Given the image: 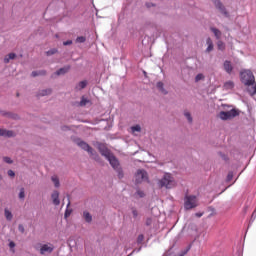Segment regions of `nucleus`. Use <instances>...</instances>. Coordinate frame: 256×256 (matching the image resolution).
I'll list each match as a JSON object with an SVG mask.
<instances>
[{
  "label": "nucleus",
  "mask_w": 256,
  "mask_h": 256,
  "mask_svg": "<svg viewBox=\"0 0 256 256\" xmlns=\"http://www.w3.org/2000/svg\"><path fill=\"white\" fill-rule=\"evenodd\" d=\"M240 80L246 86V91L251 97L256 95L255 75L251 70H243L240 72Z\"/></svg>",
  "instance_id": "nucleus-1"
},
{
  "label": "nucleus",
  "mask_w": 256,
  "mask_h": 256,
  "mask_svg": "<svg viewBox=\"0 0 256 256\" xmlns=\"http://www.w3.org/2000/svg\"><path fill=\"white\" fill-rule=\"evenodd\" d=\"M158 185L159 187H165V189H173L177 183L171 173H165L162 179L159 180Z\"/></svg>",
  "instance_id": "nucleus-2"
},
{
  "label": "nucleus",
  "mask_w": 256,
  "mask_h": 256,
  "mask_svg": "<svg viewBox=\"0 0 256 256\" xmlns=\"http://www.w3.org/2000/svg\"><path fill=\"white\" fill-rule=\"evenodd\" d=\"M218 117L222 121H229L231 119H235V117H239V110L232 108L229 111H221L219 112Z\"/></svg>",
  "instance_id": "nucleus-3"
},
{
  "label": "nucleus",
  "mask_w": 256,
  "mask_h": 256,
  "mask_svg": "<svg viewBox=\"0 0 256 256\" xmlns=\"http://www.w3.org/2000/svg\"><path fill=\"white\" fill-rule=\"evenodd\" d=\"M76 145H78V147H80V149H83V151H87V153H89V155H91V157H94V159H99V155H97V152L95 150H93V148L90 147L87 144V142H85L81 139H77Z\"/></svg>",
  "instance_id": "nucleus-4"
},
{
  "label": "nucleus",
  "mask_w": 256,
  "mask_h": 256,
  "mask_svg": "<svg viewBox=\"0 0 256 256\" xmlns=\"http://www.w3.org/2000/svg\"><path fill=\"white\" fill-rule=\"evenodd\" d=\"M198 203H197V196L195 195H186L184 197V209H186V211H189L191 209H195V207H197Z\"/></svg>",
  "instance_id": "nucleus-5"
},
{
  "label": "nucleus",
  "mask_w": 256,
  "mask_h": 256,
  "mask_svg": "<svg viewBox=\"0 0 256 256\" xmlns=\"http://www.w3.org/2000/svg\"><path fill=\"white\" fill-rule=\"evenodd\" d=\"M55 251L53 244H42L40 247V255H51Z\"/></svg>",
  "instance_id": "nucleus-6"
},
{
  "label": "nucleus",
  "mask_w": 256,
  "mask_h": 256,
  "mask_svg": "<svg viewBox=\"0 0 256 256\" xmlns=\"http://www.w3.org/2000/svg\"><path fill=\"white\" fill-rule=\"evenodd\" d=\"M136 183H143V181H147V171L144 169L137 170L135 174Z\"/></svg>",
  "instance_id": "nucleus-7"
},
{
  "label": "nucleus",
  "mask_w": 256,
  "mask_h": 256,
  "mask_svg": "<svg viewBox=\"0 0 256 256\" xmlns=\"http://www.w3.org/2000/svg\"><path fill=\"white\" fill-rule=\"evenodd\" d=\"M212 2L215 5L216 9L220 10V13H222V15L229 17V13H227V10L225 9L223 3H221V0H212Z\"/></svg>",
  "instance_id": "nucleus-8"
},
{
  "label": "nucleus",
  "mask_w": 256,
  "mask_h": 256,
  "mask_svg": "<svg viewBox=\"0 0 256 256\" xmlns=\"http://www.w3.org/2000/svg\"><path fill=\"white\" fill-rule=\"evenodd\" d=\"M98 151H100L101 155L103 157H105L106 159L113 155V153H111V150H109V148H107V146H105L104 144H99L98 145Z\"/></svg>",
  "instance_id": "nucleus-9"
},
{
  "label": "nucleus",
  "mask_w": 256,
  "mask_h": 256,
  "mask_svg": "<svg viewBox=\"0 0 256 256\" xmlns=\"http://www.w3.org/2000/svg\"><path fill=\"white\" fill-rule=\"evenodd\" d=\"M107 161H109L112 169H117L119 167H121V164L119 163V160L117 159V157H115V155L111 154L108 158H106Z\"/></svg>",
  "instance_id": "nucleus-10"
},
{
  "label": "nucleus",
  "mask_w": 256,
  "mask_h": 256,
  "mask_svg": "<svg viewBox=\"0 0 256 256\" xmlns=\"http://www.w3.org/2000/svg\"><path fill=\"white\" fill-rule=\"evenodd\" d=\"M51 199L53 205H55L56 207H59V205H61V200H59V191L54 190L51 194Z\"/></svg>",
  "instance_id": "nucleus-11"
},
{
  "label": "nucleus",
  "mask_w": 256,
  "mask_h": 256,
  "mask_svg": "<svg viewBox=\"0 0 256 256\" xmlns=\"http://www.w3.org/2000/svg\"><path fill=\"white\" fill-rule=\"evenodd\" d=\"M224 70L226 71V73H228V75H231V73H233V65L231 64V61L226 60L224 61Z\"/></svg>",
  "instance_id": "nucleus-12"
},
{
  "label": "nucleus",
  "mask_w": 256,
  "mask_h": 256,
  "mask_svg": "<svg viewBox=\"0 0 256 256\" xmlns=\"http://www.w3.org/2000/svg\"><path fill=\"white\" fill-rule=\"evenodd\" d=\"M71 70V66L70 65H67V66H64L62 68H60L59 70H57L55 72V75H65V73H69V71Z\"/></svg>",
  "instance_id": "nucleus-13"
},
{
  "label": "nucleus",
  "mask_w": 256,
  "mask_h": 256,
  "mask_svg": "<svg viewBox=\"0 0 256 256\" xmlns=\"http://www.w3.org/2000/svg\"><path fill=\"white\" fill-rule=\"evenodd\" d=\"M14 133L11 130L0 129V137H13Z\"/></svg>",
  "instance_id": "nucleus-14"
},
{
  "label": "nucleus",
  "mask_w": 256,
  "mask_h": 256,
  "mask_svg": "<svg viewBox=\"0 0 256 256\" xmlns=\"http://www.w3.org/2000/svg\"><path fill=\"white\" fill-rule=\"evenodd\" d=\"M85 87H87V80L80 81V82L75 86V90H76V91H81V90L85 89Z\"/></svg>",
  "instance_id": "nucleus-15"
},
{
  "label": "nucleus",
  "mask_w": 256,
  "mask_h": 256,
  "mask_svg": "<svg viewBox=\"0 0 256 256\" xmlns=\"http://www.w3.org/2000/svg\"><path fill=\"white\" fill-rule=\"evenodd\" d=\"M52 92H53V90H51L50 88L40 90L38 92V97H45L47 95H51Z\"/></svg>",
  "instance_id": "nucleus-16"
},
{
  "label": "nucleus",
  "mask_w": 256,
  "mask_h": 256,
  "mask_svg": "<svg viewBox=\"0 0 256 256\" xmlns=\"http://www.w3.org/2000/svg\"><path fill=\"white\" fill-rule=\"evenodd\" d=\"M83 218L85 219L86 223H91V221H93V216L88 211L83 212Z\"/></svg>",
  "instance_id": "nucleus-17"
},
{
  "label": "nucleus",
  "mask_w": 256,
  "mask_h": 256,
  "mask_svg": "<svg viewBox=\"0 0 256 256\" xmlns=\"http://www.w3.org/2000/svg\"><path fill=\"white\" fill-rule=\"evenodd\" d=\"M206 44L208 45L206 52L211 53V51H213V40H211V38H207Z\"/></svg>",
  "instance_id": "nucleus-18"
},
{
  "label": "nucleus",
  "mask_w": 256,
  "mask_h": 256,
  "mask_svg": "<svg viewBox=\"0 0 256 256\" xmlns=\"http://www.w3.org/2000/svg\"><path fill=\"white\" fill-rule=\"evenodd\" d=\"M156 87L163 95H167V90H165L163 82H157Z\"/></svg>",
  "instance_id": "nucleus-19"
},
{
  "label": "nucleus",
  "mask_w": 256,
  "mask_h": 256,
  "mask_svg": "<svg viewBox=\"0 0 256 256\" xmlns=\"http://www.w3.org/2000/svg\"><path fill=\"white\" fill-rule=\"evenodd\" d=\"M51 181L54 183V187L58 189V187H61V182L59 181V177L57 176H52Z\"/></svg>",
  "instance_id": "nucleus-20"
},
{
  "label": "nucleus",
  "mask_w": 256,
  "mask_h": 256,
  "mask_svg": "<svg viewBox=\"0 0 256 256\" xmlns=\"http://www.w3.org/2000/svg\"><path fill=\"white\" fill-rule=\"evenodd\" d=\"M4 215L7 221H11L13 219V213H11V211H9L7 208L4 209Z\"/></svg>",
  "instance_id": "nucleus-21"
},
{
  "label": "nucleus",
  "mask_w": 256,
  "mask_h": 256,
  "mask_svg": "<svg viewBox=\"0 0 256 256\" xmlns=\"http://www.w3.org/2000/svg\"><path fill=\"white\" fill-rule=\"evenodd\" d=\"M114 171H116V173L118 175V179H123V177L125 176V174L123 173V168H121V166L114 169Z\"/></svg>",
  "instance_id": "nucleus-22"
},
{
  "label": "nucleus",
  "mask_w": 256,
  "mask_h": 256,
  "mask_svg": "<svg viewBox=\"0 0 256 256\" xmlns=\"http://www.w3.org/2000/svg\"><path fill=\"white\" fill-rule=\"evenodd\" d=\"M88 103H91V100L87 99L85 96H82L79 103L80 107H85Z\"/></svg>",
  "instance_id": "nucleus-23"
},
{
  "label": "nucleus",
  "mask_w": 256,
  "mask_h": 256,
  "mask_svg": "<svg viewBox=\"0 0 256 256\" xmlns=\"http://www.w3.org/2000/svg\"><path fill=\"white\" fill-rule=\"evenodd\" d=\"M212 33H214L216 39H221V31L217 28H210Z\"/></svg>",
  "instance_id": "nucleus-24"
},
{
  "label": "nucleus",
  "mask_w": 256,
  "mask_h": 256,
  "mask_svg": "<svg viewBox=\"0 0 256 256\" xmlns=\"http://www.w3.org/2000/svg\"><path fill=\"white\" fill-rule=\"evenodd\" d=\"M233 87H235V83H233V81H227L226 83H224V89H233Z\"/></svg>",
  "instance_id": "nucleus-25"
},
{
  "label": "nucleus",
  "mask_w": 256,
  "mask_h": 256,
  "mask_svg": "<svg viewBox=\"0 0 256 256\" xmlns=\"http://www.w3.org/2000/svg\"><path fill=\"white\" fill-rule=\"evenodd\" d=\"M131 131H132V133H135V132L141 133V126L139 124L132 126Z\"/></svg>",
  "instance_id": "nucleus-26"
},
{
  "label": "nucleus",
  "mask_w": 256,
  "mask_h": 256,
  "mask_svg": "<svg viewBox=\"0 0 256 256\" xmlns=\"http://www.w3.org/2000/svg\"><path fill=\"white\" fill-rule=\"evenodd\" d=\"M217 47L220 51H225V43L221 40L217 42Z\"/></svg>",
  "instance_id": "nucleus-27"
},
{
  "label": "nucleus",
  "mask_w": 256,
  "mask_h": 256,
  "mask_svg": "<svg viewBox=\"0 0 256 256\" xmlns=\"http://www.w3.org/2000/svg\"><path fill=\"white\" fill-rule=\"evenodd\" d=\"M203 79H205V75L199 73V74H197L196 77H195V82H196V83H199V81H203Z\"/></svg>",
  "instance_id": "nucleus-28"
},
{
  "label": "nucleus",
  "mask_w": 256,
  "mask_h": 256,
  "mask_svg": "<svg viewBox=\"0 0 256 256\" xmlns=\"http://www.w3.org/2000/svg\"><path fill=\"white\" fill-rule=\"evenodd\" d=\"M184 116L186 117V119H187V121H188L189 123H193V117L191 116V113L185 112V113H184Z\"/></svg>",
  "instance_id": "nucleus-29"
},
{
  "label": "nucleus",
  "mask_w": 256,
  "mask_h": 256,
  "mask_svg": "<svg viewBox=\"0 0 256 256\" xmlns=\"http://www.w3.org/2000/svg\"><path fill=\"white\" fill-rule=\"evenodd\" d=\"M87 41V38L85 36H79L76 38V43H85Z\"/></svg>",
  "instance_id": "nucleus-30"
},
{
  "label": "nucleus",
  "mask_w": 256,
  "mask_h": 256,
  "mask_svg": "<svg viewBox=\"0 0 256 256\" xmlns=\"http://www.w3.org/2000/svg\"><path fill=\"white\" fill-rule=\"evenodd\" d=\"M57 48H52V49H50V50H48L47 52H46V55L48 56V57H50V55H55V53H57Z\"/></svg>",
  "instance_id": "nucleus-31"
},
{
  "label": "nucleus",
  "mask_w": 256,
  "mask_h": 256,
  "mask_svg": "<svg viewBox=\"0 0 256 256\" xmlns=\"http://www.w3.org/2000/svg\"><path fill=\"white\" fill-rule=\"evenodd\" d=\"M3 161H4V163H7L8 165L13 164V160L11 159V157H8V156L3 157Z\"/></svg>",
  "instance_id": "nucleus-32"
},
{
  "label": "nucleus",
  "mask_w": 256,
  "mask_h": 256,
  "mask_svg": "<svg viewBox=\"0 0 256 256\" xmlns=\"http://www.w3.org/2000/svg\"><path fill=\"white\" fill-rule=\"evenodd\" d=\"M144 239H145V236L143 234H140L137 238L138 245H141V243H143Z\"/></svg>",
  "instance_id": "nucleus-33"
},
{
  "label": "nucleus",
  "mask_w": 256,
  "mask_h": 256,
  "mask_svg": "<svg viewBox=\"0 0 256 256\" xmlns=\"http://www.w3.org/2000/svg\"><path fill=\"white\" fill-rule=\"evenodd\" d=\"M19 199H25V188L20 189Z\"/></svg>",
  "instance_id": "nucleus-34"
},
{
  "label": "nucleus",
  "mask_w": 256,
  "mask_h": 256,
  "mask_svg": "<svg viewBox=\"0 0 256 256\" xmlns=\"http://www.w3.org/2000/svg\"><path fill=\"white\" fill-rule=\"evenodd\" d=\"M227 183L233 181V172H229L226 178Z\"/></svg>",
  "instance_id": "nucleus-35"
},
{
  "label": "nucleus",
  "mask_w": 256,
  "mask_h": 256,
  "mask_svg": "<svg viewBox=\"0 0 256 256\" xmlns=\"http://www.w3.org/2000/svg\"><path fill=\"white\" fill-rule=\"evenodd\" d=\"M132 215H133V218H134V219H137V217H139V212H137L136 209H133V210H132Z\"/></svg>",
  "instance_id": "nucleus-36"
},
{
  "label": "nucleus",
  "mask_w": 256,
  "mask_h": 256,
  "mask_svg": "<svg viewBox=\"0 0 256 256\" xmlns=\"http://www.w3.org/2000/svg\"><path fill=\"white\" fill-rule=\"evenodd\" d=\"M18 231H20V233H25V227L23 224L18 225Z\"/></svg>",
  "instance_id": "nucleus-37"
},
{
  "label": "nucleus",
  "mask_w": 256,
  "mask_h": 256,
  "mask_svg": "<svg viewBox=\"0 0 256 256\" xmlns=\"http://www.w3.org/2000/svg\"><path fill=\"white\" fill-rule=\"evenodd\" d=\"M16 57H17V54H15V53L8 54V59H10V60L15 59Z\"/></svg>",
  "instance_id": "nucleus-38"
},
{
  "label": "nucleus",
  "mask_w": 256,
  "mask_h": 256,
  "mask_svg": "<svg viewBox=\"0 0 256 256\" xmlns=\"http://www.w3.org/2000/svg\"><path fill=\"white\" fill-rule=\"evenodd\" d=\"M63 45H64V46L73 45V40L64 41V42H63Z\"/></svg>",
  "instance_id": "nucleus-39"
},
{
  "label": "nucleus",
  "mask_w": 256,
  "mask_h": 256,
  "mask_svg": "<svg viewBox=\"0 0 256 256\" xmlns=\"http://www.w3.org/2000/svg\"><path fill=\"white\" fill-rule=\"evenodd\" d=\"M9 177H15V172L13 170H8Z\"/></svg>",
  "instance_id": "nucleus-40"
},
{
  "label": "nucleus",
  "mask_w": 256,
  "mask_h": 256,
  "mask_svg": "<svg viewBox=\"0 0 256 256\" xmlns=\"http://www.w3.org/2000/svg\"><path fill=\"white\" fill-rule=\"evenodd\" d=\"M31 75L32 77H39V71H33Z\"/></svg>",
  "instance_id": "nucleus-41"
},
{
  "label": "nucleus",
  "mask_w": 256,
  "mask_h": 256,
  "mask_svg": "<svg viewBox=\"0 0 256 256\" xmlns=\"http://www.w3.org/2000/svg\"><path fill=\"white\" fill-rule=\"evenodd\" d=\"M137 195H139V197H145V193L143 191H137Z\"/></svg>",
  "instance_id": "nucleus-42"
},
{
  "label": "nucleus",
  "mask_w": 256,
  "mask_h": 256,
  "mask_svg": "<svg viewBox=\"0 0 256 256\" xmlns=\"http://www.w3.org/2000/svg\"><path fill=\"white\" fill-rule=\"evenodd\" d=\"M71 215V210L69 211V210H66L65 211V214H64V217H69Z\"/></svg>",
  "instance_id": "nucleus-43"
},
{
  "label": "nucleus",
  "mask_w": 256,
  "mask_h": 256,
  "mask_svg": "<svg viewBox=\"0 0 256 256\" xmlns=\"http://www.w3.org/2000/svg\"><path fill=\"white\" fill-rule=\"evenodd\" d=\"M255 217H256V208H255L254 212L252 213L251 220L255 221Z\"/></svg>",
  "instance_id": "nucleus-44"
},
{
  "label": "nucleus",
  "mask_w": 256,
  "mask_h": 256,
  "mask_svg": "<svg viewBox=\"0 0 256 256\" xmlns=\"http://www.w3.org/2000/svg\"><path fill=\"white\" fill-rule=\"evenodd\" d=\"M9 247H10V249H14V247H15V242L10 241V242H9Z\"/></svg>",
  "instance_id": "nucleus-45"
},
{
  "label": "nucleus",
  "mask_w": 256,
  "mask_h": 256,
  "mask_svg": "<svg viewBox=\"0 0 256 256\" xmlns=\"http://www.w3.org/2000/svg\"><path fill=\"white\" fill-rule=\"evenodd\" d=\"M38 73L39 75H47V71L45 70H39Z\"/></svg>",
  "instance_id": "nucleus-46"
},
{
  "label": "nucleus",
  "mask_w": 256,
  "mask_h": 256,
  "mask_svg": "<svg viewBox=\"0 0 256 256\" xmlns=\"http://www.w3.org/2000/svg\"><path fill=\"white\" fill-rule=\"evenodd\" d=\"M68 203H67V208L71 205V196L67 195Z\"/></svg>",
  "instance_id": "nucleus-47"
},
{
  "label": "nucleus",
  "mask_w": 256,
  "mask_h": 256,
  "mask_svg": "<svg viewBox=\"0 0 256 256\" xmlns=\"http://www.w3.org/2000/svg\"><path fill=\"white\" fill-rule=\"evenodd\" d=\"M9 61H11L10 58H9L8 56H6V57L4 58V63H9Z\"/></svg>",
  "instance_id": "nucleus-48"
},
{
  "label": "nucleus",
  "mask_w": 256,
  "mask_h": 256,
  "mask_svg": "<svg viewBox=\"0 0 256 256\" xmlns=\"http://www.w3.org/2000/svg\"><path fill=\"white\" fill-rule=\"evenodd\" d=\"M139 251H141V247L138 248V249H134V250H133V253H139Z\"/></svg>",
  "instance_id": "nucleus-49"
},
{
  "label": "nucleus",
  "mask_w": 256,
  "mask_h": 256,
  "mask_svg": "<svg viewBox=\"0 0 256 256\" xmlns=\"http://www.w3.org/2000/svg\"><path fill=\"white\" fill-rule=\"evenodd\" d=\"M196 217H203V213H196Z\"/></svg>",
  "instance_id": "nucleus-50"
},
{
  "label": "nucleus",
  "mask_w": 256,
  "mask_h": 256,
  "mask_svg": "<svg viewBox=\"0 0 256 256\" xmlns=\"http://www.w3.org/2000/svg\"><path fill=\"white\" fill-rule=\"evenodd\" d=\"M146 225H151V220H147Z\"/></svg>",
  "instance_id": "nucleus-51"
},
{
  "label": "nucleus",
  "mask_w": 256,
  "mask_h": 256,
  "mask_svg": "<svg viewBox=\"0 0 256 256\" xmlns=\"http://www.w3.org/2000/svg\"><path fill=\"white\" fill-rule=\"evenodd\" d=\"M224 107H229V105H224Z\"/></svg>",
  "instance_id": "nucleus-52"
},
{
  "label": "nucleus",
  "mask_w": 256,
  "mask_h": 256,
  "mask_svg": "<svg viewBox=\"0 0 256 256\" xmlns=\"http://www.w3.org/2000/svg\"><path fill=\"white\" fill-rule=\"evenodd\" d=\"M1 179H3V177H1V175H0V181H1Z\"/></svg>",
  "instance_id": "nucleus-53"
},
{
  "label": "nucleus",
  "mask_w": 256,
  "mask_h": 256,
  "mask_svg": "<svg viewBox=\"0 0 256 256\" xmlns=\"http://www.w3.org/2000/svg\"><path fill=\"white\" fill-rule=\"evenodd\" d=\"M17 97H19V93H17Z\"/></svg>",
  "instance_id": "nucleus-54"
}]
</instances>
